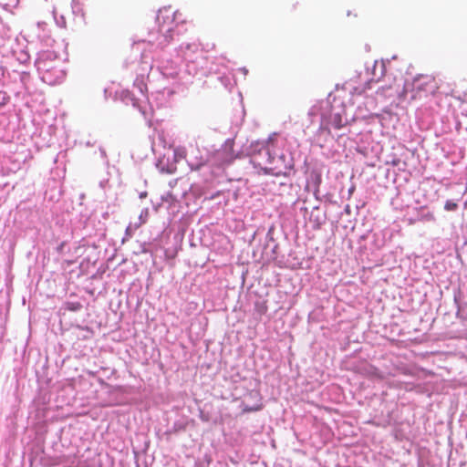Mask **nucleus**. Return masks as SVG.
<instances>
[{
	"label": "nucleus",
	"mask_w": 467,
	"mask_h": 467,
	"mask_svg": "<svg viewBox=\"0 0 467 467\" xmlns=\"http://www.w3.org/2000/svg\"><path fill=\"white\" fill-rule=\"evenodd\" d=\"M249 397L254 399L256 402L254 404H248L244 402L243 412H254L263 409L262 396L258 391H251Z\"/></svg>",
	"instance_id": "3"
},
{
	"label": "nucleus",
	"mask_w": 467,
	"mask_h": 467,
	"mask_svg": "<svg viewBox=\"0 0 467 467\" xmlns=\"http://www.w3.org/2000/svg\"><path fill=\"white\" fill-rule=\"evenodd\" d=\"M330 124L333 126L334 129L339 130L344 126L342 118L339 113H336L331 115L330 117Z\"/></svg>",
	"instance_id": "4"
},
{
	"label": "nucleus",
	"mask_w": 467,
	"mask_h": 467,
	"mask_svg": "<svg viewBox=\"0 0 467 467\" xmlns=\"http://www.w3.org/2000/svg\"><path fill=\"white\" fill-rule=\"evenodd\" d=\"M426 218H428L429 220H432L434 217L432 213H429L426 215Z\"/></svg>",
	"instance_id": "12"
},
{
	"label": "nucleus",
	"mask_w": 467,
	"mask_h": 467,
	"mask_svg": "<svg viewBox=\"0 0 467 467\" xmlns=\"http://www.w3.org/2000/svg\"><path fill=\"white\" fill-rule=\"evenodd\" d=\"M81 308L82 305L79 302H67L65 304V309L71 312L79 311Z\"/></svg>",
	"instance_id": "5"
},
{
	"label": "nucleus",
	"mask_w": 467,
	"mask_h": 467,
	"mask_svg": "<svg viewBox=\"0 0 467 467\" xmlns=\"http://www.w3.org/2000/svg\"><path fill=\"white\" fill-rule=\"evenodd\" d=\"M175 20V11L171 6L163 7L159 10L157 15V22L160 26V31L171 33L172 31V25Z\"/></svg>",
	"instance_id": "2"
},
{
	"label": "nucleus",
	"mask_w": 467,
	"mask_h": 467,
	"mask_svg": "<svg viewBox=\"0 0 467 467\" xmlns=\"http://www.w3.org/2000/svg\"><path fill=\"white\" fill-rule=\"evenodd\" d=\"M64 245H65V243H62V244L57 247V251H58L59 253H61V252H62Z\"/></svg>",
	"instance_id": "11"
},
{
	"label": "nucleus",
	"mask_w": 467,
	"mask_h": 467,
	"mask_svg": "<svg viewBox=\"0 0 467 467\" xmlns=\"http://www.w3.org/2000/svg\"><path fill=\"white\" fill-rule=\"evenodd\" d=\"M413 87L418 94L434 95L440 88V83L431 75H420L414 78Z\"/></svg>",
	"instance_id": "1"
},
{
	"label": "nucleus",
	"mask_w": 467,
	"mask_h": 467,
	"mask_svg": "<svg viewBox=\"0 0 467 467\" xmlns=\"http://www.w3.org/2000/svg\"><path fill=\"white\" fill-rule=\"evenodd\" d=\"M380 67H381V68L383 69V67H384V64H383V63H381V64H380Z\"/></svg>",
	"instance_id": "13"
},
{
	"label": "nucleus",
	"mask_w": 467,
	"mask_h": 467,
	"mask_svg": "<svg viewBox=\"0 0 467 467\" xmlns=\"http://www.w3.org/2000/svg\"><path fill=\"white\" fill-rule=\"evenodd\" d=\"M37 67H38V69H41V70H47V63L42 60V59H39L37 61Z\"/></svg>",
	"instance_id": "10"
},
{
	"label": "nucleus",
	"mask_w": 467,
	"mask_h": 467,
	"mask_svg": "<svg viewBox=\"0 0 467 467\" xmlns=\"http://www.w3.org/2000/svg\"><path fill=\"white\" fill-rule=\"evenodd\" d=\"M2 3L5 8H9L16 6L19 3V0H2Z\"/></svg>",
	"instance_id": "8"
},
{
	"label": "nucleus",
	"mask_w": 467,
	"mask_h": 467,
	"mask_svg": "<svg viewBox=\"0 0 467 467\" xmlns=\"http://www.w3.org/2000/svg\"><path fill=\"white\" fill-rule=\"evenodd\" d=\"M458 208V204L451 200H448L444 204L446 211H455Z\"/></svg>",
	"instance_id": "7"
},
{
	"label": "nucleus",
	"mask_w": 467,
	"mask_h": 467,
	"mask_svg": "<svg viewBox=\"0 0 467 467\" xmlns=\"http://www.w3.org/2000/svg\"><path fill=\"white\" fill-rule=\"evenodd\" d=\"M175 156L180 158H185L186 151L184 149H176L175 150Z\"/></svg>",
	"instance_id": "9"
},
{
	"label": "nucleus",
	"mask_w": 467,
	"mask_h": 467,
	"mask_svg": "<svg viewBox=\"0 0 467 467\" xmlns=\"http://www.w3.org/2000/svg\"><path fill=\"white\" fill-rule=\"evenodd\" d=\"M10 99V97L5 91H0V108L5 106Z\"/></svg>",
	"instance_id": "6"
}]
</instances>
